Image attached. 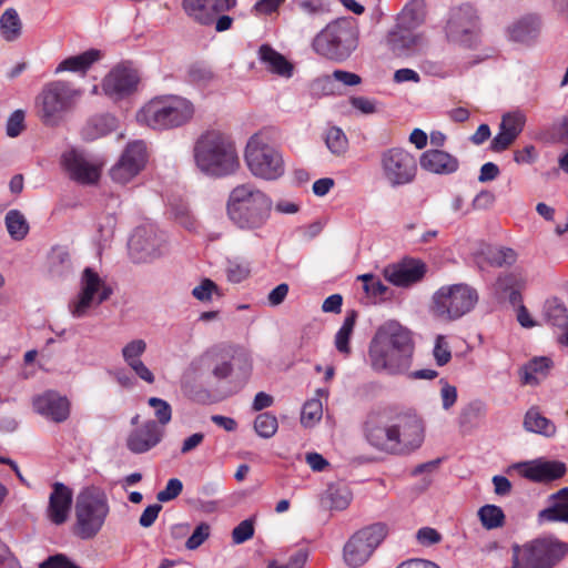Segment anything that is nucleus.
I'll return each instance as SVG.
<instances>
[{"label": "nucleus", "mask_w": 568, "mask_h": 568, "mask_svg": "<svg viewBox=\"0 0 568 568\" xmlns=\"http://www.w3.org/2000/svg\"><path fill=\"white\" fill-rule=\"evenodd\" d=\"M414 343L410 332L390 321L382 325L368 347V362L377 373L397 375L406 373L412 364Z\"/></svg>", "instance_id": "obj_1"}, {"label": "nucleus", "mask_w": 568, "mask_h": 568, "mask_svg": "<svg viewBox=\"0 0 568 568\" xmlns=\"http://www.w3.org/2000/svg\"><path fill=\"white\" fill-rule=\"evenodd\" d=\"M273 202L268 195L254 184L236 185L226 201V215L241 231L251 232L261 237V231L271 217Z\"/></svg>", "instance_id": "obj_2"}, {"label": "nucleus", "mask_w": 568, "mask_h": 568, "mask_svg": "<svg viewBox=\"0 0 568 568\" xmlns=\"http://www.w3.org/2000/svg\"><path fill=\"white\" fill-rule=\"evenodd\" d=\"M193 155L196 168L211 178H224L240 169L234 141L220 131H207L195 142Z\"/></svg>", "instance_id": "obj_3"}, {"label": "nucleus", "mask_w": 568, "mask_h": 568, "mask_svg": "<svg viewBox=\"0 0 568 568\" xmlns=\"http://www.w3.org/2000/svg\"><path fill=\"white\" fill-rule=\"evenodd\" d=\"M194 104L181 95H159L148 101L136 113L140 124L154 130L182 126L194 115Z\"/></svg>", "instance_id": "obj_4"}, {"label": "nucleus", "mask_w": 568, "mask_h": 568, "mask_svg": "<svg viewBox=\"0 0 568 568\" xmlns=\"http://www.w3.org/2000/svg\"><path fill=\"white\" fill-rule=\"evenodd\" d=\"M82 95L70 82L55 80L47 83L36 98L37 114L49 128L59 126L72 112Z\"/></svg>", "instance_id": "obj_5"}, {"label": "nucleus", "mask_w": 568, "mask_h": 568, "mask_svg": "<svg viewBox=\"0 0 568 568\" xmlns=\"http://www.w3.org/2000/svg\"><path fill=\"white\" fill-rule=\"evenodd\" d=\"M110 513L105 491L98 486L84 487L75 500L74 535L81 539H92L102 529Z\"/></svg>", "instance_id": "obj_6"}, {"label": "nucleus", "mask_w": 568, "mask_h": 568, "mask_svg": "<svg viewBox=\"0 0 568 568\" xmlns=\"http://www.w3.org/2000/svg\"><path fill=\"white\" fill-rule=\"evenodd\" d=\"M568 552V544L552 537L514 546L511 568H552Z\"/></svg>", "instance_id": "obj_7"}, {"label": "nucleus", "mask_w": 568, "mask_h": 568, "mask_svg": "<svg viewBox=\"0 0 568 568\" xmlns=\"http://www.w3.org/2000/svg\"><path fill=\"white\" fill-rule=\"evenodd\" d=\"M477 291L466 284L439 287L432 297V311L442 320L455 321L469 313L478 303Z\"/></svg>", "instance_id": "obj_8"}, {"label": "nucleus", "mask_w": 568, "mask_h": 568, "mask_svg": "<svg viewBox=\"0 0 568 568\" xmlns=\"http://www.w3.org/2000/svg\"><path fill=\"white\" fill-rule=\"evenodd\" d=\"M245 161L252 174L264 180H276L284 173L282 154L270 143V138L264 132L250 138Z\"/></svg>", "instance_id": "obj_9"}, {"label": "nucleus", "mask_w": 568, "mask_h": 568, "mask_svg": "<svg viewBox=\"0 0 568 568\" xmlns=\"http://www.w3.org/2000/svg\"><path fill=\"white\" fill-rule=\"evenodd\" d=\"M316 53L335 61H343L356 48L355 34L348 23L334 21L328 23L313 40Z\"/></svg>", "instance_id": "obj_10"}, {"label": "nucleus", "mask_w": 568, "mask_h": 568, "mask_svg": "<svg viewBox=\"0 0 568 568\" xmlns=\"http://www.w3.org/2000/svg\"><path fill=\"white\" fill-rule=\"evenodd\" d=\"M388 535L383 523H376L356 531L344 546V560L351 567L364 565Z\"/></svg>", "instance_id": "obj_11"}, {"label": "nucleus", "mask_w": 568, "mask_h": 568, "mask_svg": "<svg viewBox=\"0 0 568 568\" xmlns=\"http://www.w3.org/2000/svg\"><path fill=\"white\" fill-rule=\"evenodd\" d=\"M424 442V424L412 412L395 409L392 454L405 455L417 449Z\"/></svg>", "instance_id": "obj_12"}, {"label": "nucleus", "mask_w": 568, "mask_h": 568, "mask_svg": "<svg viewBox=\"0 0 568 568\" xmlns=\"http://www.w3.org/2000/svg\"><path fill=\"white\" fill-rule=\"evenodd\" d=\"M383 178L392 186L408 184L417 173L415 156L403 148H390L381 154Z\"/></svg>", "instance_id": "obj_13"}, {"label": "nucleus", "mask_w": 568, "mask_h": 568, "mask_svg": "<svg viewBox=\"0 0 568 568\" xmlns=\"http://www.w3.org/2000/svg\"><path fill=\"white\" fill-rule=\"evenodd\" d=\"M165 248L164 233L152 224L138 226L129 241L130 255L138 263H146L161 256Z\"/></svg>", "instance_id": "obj_14"}, {"label": "nucleus", "mask_w": 568, "mask_h": 568, "mask_svg": "<svg viewBox=\"0 0 568 568\" xmlns=\"http://www.w3.org/2000/svg\"><path fill=\"white\" fill-rule=\"evenodd\" d=\"M112 294L110 286L92 268L87 267L81 276V291L78 298L70 304L71 314L82 317L93 305H100Z\"/></svg>", "instance_id": "obj_15"}, {"label": "nucleus", "mask_w": 568, "mask_h": 568, "mask_svg": "<svg viewBox=\"0 0 568 568\" xmlns=\"http://www.w3.org/2000/svg\"><path fill=\"white\" fill-rule=\"evenodd\" d=\"M417 23L412 11L404 9L398 17L397 24L388 32L386 38L387 45L395 55H408L419 50L425 44L424 37L412 30V27Z\"/></svg>", "instance_id": "obj_16"}, {"label": "nucleus", "mask_w": 568, "mask_h": 568, "mask_svg": "<svg viewBox=\"0 0 568 568\" xmlns=\"http://www.w3.org/2000/svg\"><path fill=\"white\" fill-rule=\"evenodd\" d=\"M395 409L371 412L364 424L366 440L376 449L392 454Z\"/></svg>", "instance_id": "obj_17"}, {"label": "nucleus", "mask_w": 568, "mask_h": 568, "mask_svg": "<svg viewBox=\"0 0 568 568\" xmlns=\"http://www.w3.org/2000/svg\"><path fill=\"white\" fill-rule=\"evenodd\" d=\"M148 162L146 145L134 141L126 145L118 162L110 169V178L118 184L132 181L145 168Z\"/></svg>", "instance_id": "obj_18"}, {"label": "nucleus", "mask_w": 568, "mask_h": 568, "mask_svg": "<svg viewBox=\"0 0 568 568\" xmlns=\"http://www.w3.org/2000/svg\"><path fill=\"white\" fill-rule=\"evenodd\" d=\"M140 81L134 69L119 64L114 67L102 80L101 88L106 97L113 101L131 95Z\"/></svg>", "instance_id": "obj_19"}, {"label": "nucleus", "mask_w": 568, "mask_h": 568, "mask_svg": "<svg viewBox=\"0 0 568 568\" xmlns=\"http://www.w3.org/2000/svg\"><path fill=\"white\" fill-rule=\"evenodd\" d=\"M477 29V16L471 6H460L452 9L446 23L448 40L458 43H468Z\"/></svg>", "instance_id": "obj_20"}, {"label": "nucleus", "mask_w": 568, "mask_h": 568, "mask_svg": "<svg viewBox=\"0 0 568 568\" xmlns=\"http://www.w3.org/2000/svg\"><path fill=\"white\" fill-rule=\"evenodd\" d=\"M236 3L237 0H183L182 7L194 21L211 26L220 13L233 9Z\"/></svg>", "instance_id": "obj_21"}, {"label": "nucleus", "mask_w": 568, "mask_h": 568, "mask_svg": "<svg viewBox=\"0 0 568 568\" xmlns=\"http://www.w3.org/2000/svg\"><path fill=\"white\" fill-rule=\"evenodd\" d=\"M426 264L416 258H405L400 263L384 268L385 278L396 286L407 287L419 282L426 274Z\"/></svg>", "instance_id": "obj_22"}, {"label": "nucleus", "mask_w": 568, "mask_h": 568, "mask_svg": "<svg viewBox=\"0 0 568 568\" xmlns=\"http://www.w3.org/2000/svg\"><path fill=\"white\" fill-rule=\"evenodd\" d=\"M32 404L38 414L54 423H62L70 416V400L54 390L36 396Z\"/></svg>", "instance_id": "obj_23"}, {"label": "nucleus", "mask_w": 568, "mask_h": 568, "mask_svg": "<svg viewBox=\"0 0 568 568\" xmlns=\"http://www.w3.org/2000/svg\"><path fill=\"white\" fill-rule=\"evenodd\" d=\"M526 116L520 111L509 112L503 115L499 132L490 142L493 152L507 150L523 132Z\"/></svg>", "instance_id": "obj_24"}, {"label": "nucleus", "mask_w": 568, "mask_h": 568, "mask_svg": "<svg viewBox=\"0 0 568 568\" xmlns=\"http://www.w3.org/2000/svg\"><path fill=\"white\" fill-rule=\"evenodd\" d=\"M72 500L73 493L71 488L62 483H54L47 508V517L49 520L54 525L64 524L69 518Z\"/></svg>", "instance_id": "obj_25"}, {"label": "nucleus", "mask_w": 568, "mask_h": 568, "mask_svg": "<svg viewBox=\"0 0 568 568\" xmlns=\"http://www.w3.org/2000/svg\"><path fill=\"white\" fill-rule=\"evenodd\" d=\"M518 254L506 246L481 245L474 253V261L480 270L488 267H508L516 263Z\"/></svg>", "instance_id": "obj_26"}, {"label": "nucleus", "mask_w": 568, "mask_h": 568, "mask_svg": "<svg viewBox=\"0 0 568 568\" xmlns=\"http://www.w3.org/2000/svg\"><path fill=\"white\" fill-rule=\"evenodd\" d=\"M519 474L532 481H549L562 477L566 473V466L556 460H534L519 463L515 466Z\"/></svg>", "instance_id": "obj_27"}, {"label": "nucleus", "mask_w": 568, "mask_h": 568, "mask_svg": "<svg viewBox=\"0 0 568 568\" xmlns=\"http://www.w3.org/2000/svg\"><path fill=\"white\" fill-rule=\"evenodd\" d=\"M162 437L163 429L154 420H148L130 433L126 447L134 454H143L156 446Z\"/></svg>", "instance_id": "obj_28"}, {"label": "nucleus", "mask_w": 568, "mask_h": 568, "mask_svg": "<svg viewBox=\"0 0 568 568\" xmlns=\"http://www.w3.org/2000/svg\"><path fill=\"white\" fill-rule=\"evenodd\" d=\"M63 162L70 176L82 184H93L100 178V169L89 162L84 155L78 151H69L63 155Z\"/></svg>", "instance_id": "obj_29"}, {"label": "nucleus", "mask_w": 568, "mask_h": 568, "mask_svg": "<svg viewBox=\"0 0 568 568\" xmlns=\"http://www.w3.org/2000/svg\"><path fill=\"white\" fill-rule=\"evenodd\" d=\"M419 164L424 171L439 175L453 174L459 168V161L456 156L438 149L427 150L422 153Z\"/></svg>", "instance_id": "obj_30"}, {"label": "nucleus", "mask_w": 568, "mask_h": 568, "mask_svg": "<svg viewBox=\"0 0 568 568\" xmlns=\"http://www.w3.org/2000/svg\"><path fill=\"white\" fill-rule=\"evenodd\" d=\"M549 500L550 505L538 513V521L568 524V487L552 494Z\"/></svg>", "instance_id": "obj_31"}, {"label": "nucleus", "mask_w": 568, "mask_h": 568, "mask_svg": "<svg viewBox=\"0 0 568 568\" xmlns=\"http://www.w3.org/2000/svg\"><path fill=\"white\" fill-rule=\"evenodd\" d=\"M551 366L552 362L549 357H535L521 367L519 372L521 384L530 386L538 385L540 381L547 377Z\"/></svg>", "instance_id": "obj_32"}, {"label": "nucleus", "mask_w": 568, "mask_h": 568, "mask_svg": "<svg viewBox=\"0 0 568 568\" xmlns=\"http://www.w3.org/2000/svg\"><path fill=\"white\" fill-rule=\"evenodd\" d=\"M258 55L261 61L267 65L271 72L284 78L292 77L293 64L268 44L261 45Z\"/></svg>", "instance_id": "obj_33"}, {"label": "nucleus", "mask_w": 568, "mask_h": 568, "mask_svg": "<svg viewBox=\"0 0 568 568\" xmlns=\"http://www.w3.org/2000/svg\"><path fill=\"white\" fill-rule=\"evenodd\" d=\"M102 58V52L98 49H90L81 54L69 57L60 62L57 72L72 71L85 72L94 62Z\"/></svg>", "instance_id": "obj_34"}, {"label": "nucleus", "mask_w": 568, "mask_h": 568, "mask_svg": "<svg viewBox=\"0 0 568 568\" xmlns=\"http://www.w3.org/2000/svg\"><path fill=\"white\" fill-rule=\"evenodd\" d=\"M23 24L18 11L8 8L0 17V36L7 42L17 41L22 34Z\"/></svg>", "instance_id": "obj_35"}, {"label": "nucleus", "mask_w": 568, "mask_h": 568, "mask_svg": "<svg viewBox=\"0 0 568 568\" xmlns=\"http://www.w3.org/2000/svg\"><path fill=\"white\" fill-rule=\"evenodd\" d=\"M524 427L528 432L548 437L556 433V426L548 418L542 416L538 408H530L526 413Z\"/></svg>", "instance_id": "obj_36"}, {"label": "nucleus", "mask_w": 568, "mask_h": 568, "mask_svg": "<svg viewBox=\"0 0 568 568\" xmlns=\"http://www.w3.org/2000/svg\"><path fill=\"white\" fill-rule=\"evenodd\" d=\"M116 126L118 120L114 115L110 113L99 114L90 119L85 128V133L88 138L97 139L112 132Z\"/></svg>", "instance_id": "obj_37"}, {"label": "nucleus", "mask_w": 568, "mask_h": 568, "mask_svg": "<svg viewBox=\"0 0 568 568\" xmlns=\"http://www.w3.org/2000/svg\"><path fill=\"white\" fill-rule=\"evenodd\" d=\"M357 312L351 310L346 313L343 325L335 335V346L339 353L348 355L351 353L349 339L357 320Z\"/></svg>", "instance_id": "obj_38"}, {"label": "nucleus", "mask_w": 568, "mask_h": 568, "mask_svg": "<svg viewBox=\"0 0 568 568\" xmlns=\"http://www.w3.org/2000/svg\"><path fill=\"white\" fill-rule=\"evenodd\" d=\"M486 413L485 404L475 400L462 408L459 414V426L464 432L475 428Z\"/></svg>", "instance_id": "obj_39"}, {"label": "nucleus", "mask_w": 568, "mask_h": 568, "mask_svg": "<svg viewBox=\"0 0 568 568\" xmlns=\"http://www.w3.org/2000/svg\"><path fill=\"white\" fill-rule=\"evenodd\" d=\"M6 226L14 240H23L29 232V224L24 215L18 210H11L6 215Z\"/></svg>", "instance_id": "obj_40"}, {"label": "nucleus", "mask_w": 568, "mask_h": 568, "mask_svg": "<svg viewBox=\"0 0 568 568\" xmlns=\"http://www.w3.org/2000/svg\"><path fill=\"white\" fill-rule=\"evenodd\" d=\"M481 525L487 529L501 527L505 521V515L500 507L495 505H485L478 510Z\"/></svg>", "instance_id": "obj_41"}, {"label": "nucleus", "mask_w": 568, "mask_h": 568, "mask_svg": "<svg viewBox=\"0 0 568 568\" xmlns=\"http://www.w3.org/2000/svg\"><path fill=\"white\" fill-rule=\"evenodd\" d=\"M187 79L197 87H206L214 81L215 74L207 64L196 62L189 68Z\"/></svg>", "instance_id": "obj_42"}, {"label": "nucleus", "mask_w": 568, "mask_h": 568, "mask_svg": "<svg viewBox=\"0 0 568 568\" xmlns=\"http://www.w3.org/2000/svg\"><path fill=\"white\" fill-rule=\"evenodd\" d=\"M278 428L277 418L271 413H262L254 420V429L258 436L271 438Z\"/></svg>", "instance_id": "obj_43"}, {"label": "nucleus", "mask_w": 568, "mask_h": 568, "mask_svg": "<svg viewBox=\"0 0 568 568\" xmlns=\"http://www.w3.org/2000/svg\"><path fill=\"white\" fill-rule=\"evenodd\" d=\"M325 142L329 151L336 155L344 154L348 148L345 133L339 128L335 126L327 131Z\"/></svg>", "instance_id": "obj_44"}, {"label": "nucleus", "mask_w": 568, "mask_h": 568, "mask_svg": "<svg viewBox=\"0 0 568 568\" xmlns=\"http://www.w3.org/2000/svg\"><path fill=\"white\" fill-rule=\"evenodd\" d=\"M323 416V406L320 399L313 398L307 400L302 408L301 423L304 426H313L320 422Z\"/></svg>", "instance_id": "obj_45"}, {"label": "nucleus", "mask_w": 568, "mask_h": 568, "mask_svg": "<svg viewBox=\"0 0 568 568\" xmlns=\"http://www.w3.org/2000/svg\"><path fill=\"white\" fill-rule=\"evenodd\" d=\"M546 318L554 326L559 328L568 327V311L562 304L556 301L548 304L546 308Z\"/></svg>", "instance_id": "obj_46"}, {"label": "nucleus", "mask_w": 568, "mask_h": 568, "mask_svg": "<svg viewBox=\"0 0 568 568\" xmlns=\"http://www.w3.org/2000/svg\"><path fill=\"white\" fill-rule=\"evenodd\" d=\"M116 217L113 214H105L99 217L97 222V231L99 241L106 243L114 234Z\"/></svg>", "instance_id": "obj_47"}, {"label": "nucleus", "mask_w": 568, "mask_h": 568, "mask_svg": "<svg viewBox=\"0 0 568 568\" xmlns=\"http://www.w3.org/2000/svg\"><path fill=\"white\" fill-rule=\"evenodd\" d=\"M358 280L364 282V291L372 296H384L388 287L375 275L363 274L358 276Z\"/></svg>", "instance_id": "obj_48"}, {"label": "nucleus", "mask_w": 568, "mask_h": 568, "mask_svg": "<svg viewBox=\"0 0 568 568\" xmlns=\"http://www.w3.org/2000/svg\"><path fill=\"white\" fill-rule=\"evenodd\" d=\"M149 405L154 408L155 417L158 418L159 424L162 426H165L170 423L172 418V409L168 402L158 398V397H151L149 398Z\"/></svg>", "instance_id": "obj_49"}, {"label": "nucleus", "mask_w": 568, "mask_h": 568, "mask_svg": "<svg viewBox=\"0 0 568 568\" xmlns=\"http://www.w3.org/2000/svg\"><path fill=\"white\" fill-rule=\"evenodd\" d=\"M537 23L535 19H525L516 23L511 29V38L516 41H525L535 33Z\"/></svg>", "instance_id": "obj_50"}, {"label": "nucleus", "mask_w": 568, "mask_h": 568, "mask_svg": "<svg viewBox=\"0 0 568 568\" xmlns=\"http://www.w3.org/2000/svg\"><path fill=\"white\" fill-rule=\"evenodd\" d=\"M146 349V343L143 339H133L122 348V356L126 364L139 361Z\"/></svg>", "instance_id": "obj_51"}, {"label": "nucleus", "mask_w": 568, "mask_h": 568, "mask_svg": "<svg viewBox=\"0 0 568 568\" xmlns=\"http://www.w3.org/2000/svg\"><path fill=\"white\" fill-rule=\"evenodd\" d=\"M254 535V524L252 519L241 521L232 531L233 542L236 545L243 544L251 539Z\"/></svg>", "instance_id": "obj_52"}, {"label": "nucleus", "mask_w": 568, "mask_h": 568, "mask_svg": "<svg viewBox=\"0 0 568 568\" xmlns=\"http://www.w3.org/2000/svg\"><path fill=\"white\" fill-rule=\"evenodd\" d=\"M210 531V525L206 523H201L199 526H196L193 534L186 540L185 547L190 550L199 548L209 538Z\"/></svg>", "instance_id": "obj_53"}, {"label": "nucleus", "mask_w": 568, "mask_h": 568, "mask_svg": "<svg viewBox=\"0 0 568 568\" xmlns=\"http://www.w3.org/2000/svg\"><path fill=\"white\" fill-rule=\"evenodd\" d=\"M49 264L52 271L59 272L60 267L64 268L70 265V254L61 246L53 247L49 254Z\"/></svg>", "instance_id": "obj_54"}, {"label": "nucleus", "mask_w": 568, "mask_h": 568, "mask_svg": "<svg viewBox=\"0 0 568 568\" xmlns=\"http://www.w3.org/2000/svg\"><path fill=\"white\" fill-rule=\"evenodd\" d=\"M182 489H183L182 481L178 478H172L168 481L166 487L163 490L158 493L156 499L160 503H166V501L173 500L182 493Z\"/></svg>", "instance_id": "obj_55"}, {"label": "nucleus", "mask_w": 568, "mask_h": 568, "mask_svg": "<svg viewBox=\"0 0 568 568\" xmlns=\"http://www.w3.org/2000/svg\"><path fill=\"white\" fill-rule=\"evenodd\" d=\"M434 357H435L437 365H439V366L446 365L452 358L449 345L443 335H438L436 337L435 347H434Z\"/></svg>", "instance_id": "obj_56"}, {"label": "nucleus", "mask_w": 568, "mask_h": 568, "mask_svg": "<svg viewBox=\"0 0 568 568\" xmlns=\"http://www.w3.org/2000/svg\"><path fill=\"white\" fill-rule=\"evenodd\" d=\"M24 130V113L21 110L14 111L7 121L6 132L10 138H16Z\"/></svg>", "instance_id": "obj_57"}, {"label": "nucleus", "mask_w": 568, "mask_h": 568, "mask_svg": "<svg viewBox=\"0 0 568 568\" xmlns=\"http://www.w3.org/2000/svg\"><path fill=\"white\" fill-rule=\"evenodd\" d=\"M217 290L219 288L213 281L205 278L200 285L193 288L192 295L201 302H207L211 301L212 294L217 292Z\"/></svg>", "instance_id": "obj_58"}, {"label": "nucleus", "mask_w": 568, "mask_h": 568, "mask_svg": "<svg viewBox=\"0 0 568 568\" xmlns=\"http://www.w3.org/2000/svg\"><path fill=\"white\" fill-rule=\"evenodd\" d=\"M439 383L442 385L440 397L443 408L448 410L455 405L457 400V388L448 384L445 379H440Z\"/></svg>", "instance_id": "obj_59"}, {"label": "nucleus", "mask_w": 568, "mask_h": 568, "mask_svg": "<svg viewBox=\"0 0 568 568\" xmlns=\"http://www.w3.org/2000/svg\"><path fill=\"white\" fill-rule=\"evenodd\" d=\"M417 541L423 546H432L442 541V535L432 527H423L416 532Z\"/></svg>", "instance_id": "obj_60"}, {"label": "nucleus", "mask_w": 568, "mask_h": 568, "mask_svg": "<svg viewBox=\"0 0 568 568\" xmlns=\"http://www.w3.org/2000/svg\"><path fill=\"white\" fill-rule=\"evenodd\" d=\"M161 509L162 506L160 504L148 506L140 516L139 524L144 528L151 527L156 520Z\"/></svg>", "instance_id": "obj_61"}, {"label": "nucleus", "mask_w": 568, "mask_h": 568, "mask_svg": "<svg viewBox=\"0 0 568 568\" xmlns=\"http://www.w3.org/2000/svg\"><path fill=\"white\" fill-rule=\"evenodd\" d=\"M329 498L332 507L339 510L345 509L351 501L349 493L345 489L331 490Z\"/></svg>", "instance_id": "obj_62"}, {"label": "nucleus", "mask_w": 568, "mask_h": 568, "mask_svg": "<svg viewBox=\"0 0 568 568\" xmlns=\"http://www.w3.org/2000/svg\"><path fill=\"white\" fill-rule=\"evenodd\" d=\"M288 285L286 283H282L277 285L275 288H273L268 295H267V302L271 306H278L281 305L287 294H288Z\"/></svg>", "instance_id": "obj_63"}, {"label": "nucleus", "mask_w": 568, "mask_h": 568, "mask_svg": "<svg viewBox=\"0 0 568 568\" xmlns=\"http://www.w3.org/2000/svg\"><path fill=\"white\" fill-rule=\"evenodd\" d=\"M307 559V554L300 550L295 552L285 565H276V562H271L267 568H303L305 566Z\"/></svg>", "instance_id": "obj_64"}]
</instances>
